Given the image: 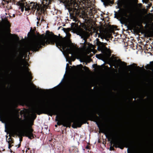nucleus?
I'll return each instance as SVG.
<instances>
[{"label":"nucleus","instance_id":"1","mask_svg":"<svg viewBox=\"0 0 153 153\" xmlns=\"http://www.w3.org/2000/svg\"><path fill=\"white\" fill-rule=\"evenodd\" d=\"M50 33V32L47 30L46 31V36L44 34H42L36 41L30 45V50L33 52H36L41 49L42 46H45L49 44L54 45L55 43L57 47L59 49L62 48L68 55L71 54V56L73 55L75 53V48L70 39L67 41L59 40L56 36L52 33L55 37H52Z\"/></svg>","mask_w":153,"mask_h":153},{"label":"nucleus","instance_id":"2","mask_svg":"<svg viewBox=\"0 0 153 153\" xmlns=\"http://www.w3.org/2000/svg\"><path fill=\"white\" fill-rule=\"evenodd\" d=\"M61 83L53 88L48 89L36 88L35 85H34V88L32 90L28 88H24L25 91H27L35 92L37 94L36 95H0V96H114L113 95H64L65 91V88L59 86Z\"/></svg>","mask_w":153,"mask_h":153},{"label":"nucleus","instance_id":"3","mask_svg":"<svg viewBox=\"0 0 153 153\" xmlns=\"http://www.w3.org/2000/svg\"><path fill=\"white\" fill-rule=\"evenodd\" d=\"M118 61L120 63V65L121 66V68L123 69H125L126 68H128L130 70H134L135 68H140L139 66H137V65L135 63H133L131 65L127 66V64L126 62L122 61L120 59H118Z\"/></svg>","mask_w":153,"mask_h":153},{"label":"nucleus","instance_id":"4","mask_svg":"<svg viewBox=\"0 0 153 153\" xmlns=\"http://www.w3.org/2000/svg\"><path fill=\"white\" fill-rule=\"evenodd\" d=\"M107 44L106 43L100 42L99 48H100V50L102 53L110 56L111 55L110 50L109 48H108L106 47L105 46Z\"/></svg>","mask_w":153,"mask_h":153},{"label":"nucleus","instance_id":"5","mask_svg":"<svg viewBox=\"0 0 153 153\" xmlns=\"http://www.w3.org/2000/svg\"><path fill=\"white\" fill-rule=\"evenodd\" d=\"M32 130L30 128L27 131H19L17 134L19 136L25 135L27 136L29 138L31 139L33 138V134L32 133Z\"/></svg>","mask_w":153,"mask_h":153},{"label":"nucleus","instance_id":"6","mask_svg":"<svg viewBox=\"0 0 153 153\" xmlns=\"http://www.w3.org/2000/svg\"><path fill=\"white\" fill-rule=\"evenodd\" d=\"M29 52V51L28 50H21L18 56L16 58V60L18 61L19 60V58L22 59L25 55L27 56V52Z\"/></svg>","mask_w":153,"mask_h":153},{"label":"nucleus","instance_id":"7","mask_svg":"<svg viewBox=\"0 0 153 153\" xmlns=\"http://www.w3.org/2000/svg\"><path fill=\"white\" fill-rule=\"evenodd\" d=\"M28 6L30 10H31V11L34 12L37 8V4H36L35 3L31 2Z\"/></svg>","mask_w":153,"mask_h":153},{"label":"nucleus","instance_id":"8","mask_svg":"<svg viewBox=\"0 0 153 153\" xmlns=\"http://www.w3.org/2000/svg\"><path fill=\"white\" fill-rule=\"evenodd\" d=\"M77 34L81 36L82 38H83V40H84V44H85L87 42L86 38L85 37V34L84 33L83 31L81 30L79 31L78 32Z\"/></svg>","mask_w":153,"mask_h":153},{"label":"nucleus","instance_id":"9","mask_svg":"<svg viewBox=\"0 0 153 153\" xmlns=\"http://www.w3.org/2000/svg\"><path fill=\"white\" fill-rule=\"evenodd\" d=\"M26 70L27 72L28 79L30 81H31L33 79V77L32 76L31 74L29 72V69L28 68H26Z\"/></svg>","mask_w":153,"mask_h":153},{"label":"nucleus","instance_id":"10","mask_svg":"<svg viewBox=\"0 0 153 153\" xmlns=\"http://www.w3.org/2000/svg\"><path fill=\"white\" fill-rule=\"evenodd\" d=\"M78 81L76 79L73 82L72 84L70 86V88H72L76 86L78 84Z\"/></svg>","mask_w":153,"mask_h":153},{"label":"nucleus","instance_id":"11","mask_svg":"<svg viewBox=\"0 0 153 153\" xmlns=\"http://www.w3.org/2000/svg\"><path fill=\"white\" fill-rule=\"evenodd\" d=\"M74 10H75L73 12V13L72 14V16L74 18H76V15L77 13V12L78 11V10L76 8H74ZM72 15V14H71V15Z\"/></svg>","mask_w":153,"mask_h":153},{"label":"nucleus","instance_id":"12","mask_svg":"<svg viewBox=\"0 0 153 153\" xmlns=\"http://www.w3.org/2000/svg\"><path fill=\"white\" fill-rule=\"evenodd\" d=\"M71 27L73 29H75L76 28L78 27V24L72 23L71 24Z\"/></svg>","mask_w":153,"mask_h":153},{"label":"nucleus","instance_id":"13","mask_svg":"<svg viewBox=\"0 0 153 153\" xmlns=\"http://www.w3.org/2000/svg\"><path fill=\"white\" fill-rule=\"evenodd\" d=\"M107 2L108 3H110L111 4H113L114 3V1H111L110 0H107Z\"/></svg>","mask_w":153,"mask_h":153},{"label":"nucleus","instance_id":"14","mask_svg":"<svg viewBox=\"0 0 153 153\" xmlns=\"http://www.w3.org/2000/svg\"><path fill=\"white\" fill-rule=\"evenodd\" d=\"M25 10L26 11L30 10L29 9V7L28 6H27V7H25Z\"/></svg>","mask_w":153,"mask_h":153},{"label":"nucleus","instance_id":"15","mask_svg":"<svg viewBox=\"0 0 153 153\" xmlns=\"http://www.w3.org/2000/svg\"><path fill=\"white\" fill-rule=\"evenodd\" d=\"M116 27L117 26H115L113 25L111 26V28H112L113 29H116Z\"/></svg>","mask_w":153,"mask_h":153},{"label":"nucleus","instance_id":"16","mask_svg":"<svg viewBox=\"0 0 153 153\" xmlns=\"http://www.w3.org/2000/svg\"><path fill=\"white\" fill-rule=\"evenodd\" d=\"M98 37L99 38L100 37L101 39H102L103 37L102 36H101L100 33H98Z\"/></svg>","mask_w":153,"mask_h":153},{"label":"nucleus","instance_id":"17","mask_svg":"<svg viewBox=\"0 0 153 153\" xmlns=\"http://www.w3.org/2000/svg\"><path fill=\"white\" fill-rule=\"evenodd\" d=\"M97 64H93V68H95V66H97Z\"/></svg>","mask_w":153,"mask_h":153},{"label":"nucleus","instance_id":"18","mask_svg":"<svg viewBox=\"0 0 153 153\" xmlns=\"http://www.w3.org/2000/svg\"><path fill=\"white\" fill-rule=\"evenodd\" d=\"M24 7L21 8V11L22 12H23L24 11Z\"/></svg>","mask_w":153,"mask_h":153},{"label":"nucleus","instance_id":"19","mask_svg":"<svg viewBox=\"0 0 153 153\" xmlns=\"http://www.w3.org/2000/svg\"><path fill=\"white\" fill-rule=\"evenodd\" d=\"M16 57L18 56V53L17 52H16Z\"/></svg>","mask_w":153,"mask_h":153},{"label":"nucleus","instance_id":"20","mask_svg":"<svg viewBox=\"0 0 153 153\" xmlns=\"http://www.w3.org/2000/svg\"><path fill=\"white\" fill-rule=\"evenodd\" d=\"M151 64L150 65H147V66L148 67H149L151 66Z\"/></svg>","mask_w":153,"mask_h":153},{"label":"nucleus","instance_id":"21","mask_svg":"<svg viewBox=\"0 0 153 153\" xmlns=\"http://www.w3.org/2000/svg\"><path fill=\"white\" fill-rule=\"evenodd\" d=\"M62 0V1L64 2H65L67 1V0Z\"/></svg>","mask_w":153,"mask_h":153},{"label":"nucleus","instance_id":"22","mask_svg":"<svg viewBox=\"0 0 153 153\" xmlns=\"http://www.w3.org/2000/svg\"><path fill=\"white\" fill-rule=\"evenodd\" d=\"M32 34L34 35H35V33H34V32H32Z\"/></svg>","mask_w":153,"mask_h":153},{"label":"nucleus","instance_id":"23","mask_svg":"<svg viewBox=\"0 0 153 153\" xmlns=\"http://www.w3.org/2000/svg\"><path fill=\"white\" fill-rule=\"evenodd\" d=\"M118 0V2L117 3V4L118 5H119V4L120 0Z\"/></svg>","mask_w":153,"mask_h":153},{"label":"nucleus","instance_id":"24","mask_svg":"<svg viewBox=\"0 0 153 153\" xmlns=\"http://www.w3.org/2000/svg\"><path fill=\"white\" fill-rule=\"evenodd\" d=\"M37 20H40V18H37Z\"/></svg>","mask_w":153,"mask_h":153},{"label":"nucleus","instance_id":"25","mask_svg":"<svg viewBox=\"0 0 153 153\" xmlns=\"http://www.w3.org/2000/svg\"><path fill=\"white\" fill-rule=\"evenodd\" d=\"M153 63V62H150V64H151L152 63Z\"/></svg>","mask_w":153,"mask_h":153},{"label":"nucleus","instance_id":"26","mask_svg":"<svg viewBox=\"0 0 153 153\" xmlns=\"http://www.w3.org/2000/svg\"><path fill=\"white\" fill-rule=\"evenodd\" d=\"M43 1H48L49 0H42Z\"/></svg>","mask_w":153,"mask_h":153},{"label":"nucleus","instance_id":"27","mask_svg":"<svg viewBox=\"0 0 153 153\" xmlns=\"http://www.w3.org/2000/svg\"><path fill=\"white\" fill-rule=\"evenodd\" d=\"M114 17H115V18H116V13H115V14Z\"/></svg>","mask_w":153,"mask_h":153},{"label":"nucleus","instance_id":"28","mask_svg":"<svg viewBox=\"0 0 153 153\" xmlns=\"http://www.w3.org/2000/svg\"><path fill=\"white\" fill-rule=\"evenodd\" d=\"M16 36V37L17 38L19 39V37L17 36Z\"/></svg>","mask_w":153,"mask_h":153},{"label":"nucleus","instance_id":"29","mask_svg":"<svg viewBox=\"0 0 153 153\" xmlns=\"http://www.w3.org/2000/svg\"><path fill=\"white\" fill-rule=\"evenodd\" d=\"M84 67L86 68H88L85 66H84Z\"/></svg>","mask_w":153,"mask_h":153},{"label":"nucleus","instance_id":"30","mask_svg":"<svg viewBox=\"0 0 153 153\" xmlns=\"http://www.w3.org/2000/svg\"><path fill=\"white\" fill-rule=\"evenodd\" d=\"M134 0H131V1L132 2Z\"/></svg>","mask_w":153,"mask_h":153},{"label":"nucleus","instance_id":"31","mask_svg":"<svg viewBox=\"0 0 153 153\" xmlns=\"http://www.w3.org/2000/svg\"><path fill=\"white\" fill-rule=\"evenodd\" d=\"M43 20V19H42L41 21H42Z\"/></svg>","mask_w":153,"mask_h":153},{"label":"nucleus","instance_id":"32","mask_svg":"<svg viewBox=\"0 0 153 153\" xmlns=\"http://www.w3.org/2000/svg\"><path fill=\"white\" fill-rule=\"evenodd\" d=\"M39 23V22H37V24H38Z\"/></svg>","mask_w":153,"mask_h":153},{"label":"nucleus","instance_id":"33","mask_svg":"<svg viewBox=\"0 0 153 153\" xmlns=\"http://www.w3.org/2000/svg\"><path fill=\"white\" fill-rule=\"evenodd\" d=\"M68 65V63H67V65Z\"/></svg>","mask_w":153,"mask_h":153},{"label":"nucleus","instance_id":"34","mask_svg":"<svg viewBox=\"0 0 153 153\" xmlns=\"http://www.w3.org/2000/svg\"><path fill=\"white\" fill-rule=\"evenodd\" d=\"M55 126H56V127H57V126L55 125Z\"/></svg>","mask_w":153,"mask_h":153},{"label":"nucleus","instance_id":"35","mask_svg":"<svg viewBox=\"0 0 153 153\" xmlns=\"http://www.w3.org/2000/svg\"><path fill=\"white\" fill-rule=\"evenodd\" d=\"M32 28H31V30H32Z\"/></svg>","mask_w":153,"mask_h":153},{"label":"nucleus","instance_id":"36","mask_svg":"<svg viewBox=\"0 0 153 153\" xmlns=\"http://www.w3.org/2000/svg\"><path fill=\"white\" fill-rule=\"evenodd\" d=\"M102 2H103V1L102 0Z\"/></svg>","mask_w":153,"mask_h":153},{"label":"nucleus","instance_id":"37","mask_svg":"<svg viewBox=\"0 0 153 153\" xmlns=\"http://www.w3.org/2000/svg\"><path fill=\"white\" fill-rule=\"evenodd\" d=\"M10 35H12V34H10Z\"/></svg>","mask_w":153,"mask_h":153}]
</instances>
